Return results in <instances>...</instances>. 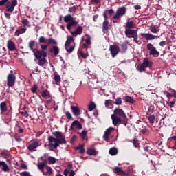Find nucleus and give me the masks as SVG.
I'll use <instances>...</instances> for the list:
<instances>
[{
  "label": "nucleus",
  "instance_id": "f257e3e1",
  "mask_svg": "<svg viewBox=\"0 0 176 176\" xmlns=\"http://www.w3.org/2000/svg\"><path fill=\"white\" fill-rule=\"evenodd\" d=\"M54 136H49L48 137V148L50 151H53V149H57L60 144H67V140H65V136L63 135V133L59 131H56L54 133Z\"/></svg>",
  "mask_w": 176,
  "mask_h": 176
},
{
  "label": "nucleus",
  "instance_id": "f03ea898",
  "mask_svg": "<svg viewBox=\"0 0 176 176\" xmlns=\"http://www.w3.org/2000/svg\"><path fill=\"white\" fill-rule=\"evenodd\" d=\"M34 45H35V41L29 42V49L34 53L36 58H41V57H47V53L46 51H40L37 49H34Z\"/></svg>",
  "mask_w": 176,
  "mask_h": 176
},
{
  "label": "nucleus",
  "instance_id": "7ed1b4c3",
  "mask_svg": "<svg viewBox=\"0 0 176 176\" xmlns=\"http://www.w3.org/2000/svg\"><path fill=\"white\" fill-rule=\"evenodd\" d=\"M125 35L127 38H133L134 42L137 43V45H141L142 43V41L138 40V30L134 29H128L125 30Z\"/></svg>",
  "mask_w": 176,
  "mask_h": 176
},
{
  "label": "nucleus",
  "instance_id": "20e7f679",
  "mask_svg": "<svg viewBox=\"0 0 176 176\" xmlns=\"http://www.w3.org/2000/svg\"><path fill=\"white\" fill-rule=\"evenodd\" d=\"M63 21L65 23H67L66 27L68 31H71L72 27H75V25H78V21L74 19V17H72L71 14L65 15L63 17Z\"/></svg>",
  "mask_w": 176,
  "mask_h": 176
},
{
  "label": "nucleus",
  "instance_id": "39448f33",
  "mask_svg": "<svg viewBox=\"0 0 176 176\" xmlns=\"http://www.w3.org/2000/svg\"><path fill=\"white\" fill-rule=\"evenodd\" d=\"M152 67V62L148 59V58H144L143 60V63L138 67V70L140 72H144L145 71V68H149Z\"/></svg>",
  "mask_w": 176,
  "mask_h": 176
},
{
  "label": "nucleus",
  "instance_id": "423d86ee",
  "mask_svg": "<svg viewBox=\"0 0 176 176\" xmlns=\"http://www.w3.org/2000/svg\"><path fill=\"white\" fill-rule=\"evenodd\" d=\"M14 83H16V76L13 74V71H11L7 76V86L13 87Z\"/></svg>",
  "mask_w": 176,
  "mask_h": 176
},
{
  "label": "nucleus",
  "instance_id": "0eeeda50",
  "mask_svg": "<svg viewBox=\"0 0 176 176\" xmlns=\"http://www.w3.org/2000/svg\"><path fill=\"white\" fill-rule=\"evenodd\" d=\"M147 50H150L149 52V55L150 56H153L154 57H158L159 54H160V52L156 50V47L153 46V44L152 43H148L147 44Z\"/></svg>",
  "mask_w": 176,
  "mask_h": 176
},
{
  "label": "nucleus",
  "instance_id": "6e6552de",
  "mask_svg": "<svg viewBox=\"0 0 176 176\" xmlns=\"http://www.w3.org/2000/svg\"><path fill=\"white\" fill-rule=\"evenodd\" d=\"M126 14V7L123 6L118 8L116 11V14L113 16L115 20H119L122 16H124Z\"/></svg>",
  "mask_w": 176,
  "mask_h": 176
},
{
  "label": "nucleus",
  "instance_id": "1a4fd4ad",
  "mask_svg": "<svg viewBox=\"0 0 176 176\" xmlns=\"http://www.w3.org/2000/svg\"><path fill=\"white\" fill-rule=\"evenodd\" d=\"M109 50L111 52L112 57H116L118 54H119V52L120 51V48L118 47V45H110Z\"/></svg>",
  "mask_w": 176,
  "mask_h": 176
},
{
  "label": "nucleus",
  "instance_id": "9d476101",
  "mask_svg": "<svg viewBox=\"0 0 176 176\" xmlns=\"http://www.w3.org/2000/svg\"><path fill=\"white\" fill-rule=\"evenodd\" d=\"M114 115L116 116H120V118H122L124 120H126L127 119V116H126V113L122 109H116L114 111Z\"/></svg>",
  "mask_w": 176,
  "mask_h": 176
},
{
  "label": "nucleus",
  "instance_id": "9b49d317",
  "mask_svg": "<svg viewBox=\"0 0 176 176\" xmlns=\"http://www.w3.org/2000/svg\"><path fill=\"white\" fill-rule=\"evenodd\" d=\"M140 35L141 36H143V38H145L146 41H153V39H157V38H159L158 36L149 33H141Z\"/></svg>",
  "mask_w": 176,
  "mask_h": 176
},
{
  "label": "nucleus",
  "instance_id": "f8f14e48",
  "mask_svg": "<svg viewBox=\"0 0 176 176\" xmlns=\"http://www.w3.org/2000/svg\"><path fill=\"white\" fill-rule=\"evenodd\" d=\"M53 175V169H52V167L49 166H45V169L43 172V175L44 176H52Z\"/></svg>",
  "mask_w": 176,
  "mask_h": 176
},
{
  "label": "nucleus",
  "instance_id": "ddd939ff",
  "mask_svg": "<svg viewBox=\"0 0 176 176\" xmlns=\"http://www.w3.org/2000/svg\"><path fill=\"white\" fill-rule=\"evenodd\" d=\"M70 129L74 130V129H78V130H82V124L78 120H75L72 122Z\"/></svg>",
  "mask_w": 176,
  "mask_h": 176
},
{
  "label": "nucleus",
  "instance_id": "4468645a",
  "mask_svg": "<svg viewBox=\"0 0 176 176\" xmlns=\"http://www.w3.org/2000/svg\"><path fill=\"white\" fill-rule=\"evenodd\" d=\"M115 130L113 127H109L104 131V135L103 136V138L104 141H108L109 140V135H111V133H112Z\"/></svg>",
  "mask_w": 176,
  "mask_h": 176
},
{
  "label": "nucleus",
  "instance_id": "2eb2a0df",
  "mask_svg": "<svg viewBox=\"0 0 176 176\" xmlns=\"http://www.w3.org/2000/svg\"><path fill=\"white\" fill-rule=\"evenodd\" d=\"M83 32V28L82 26H78L76 30L72 32V36L76 37L78 35H80Z\"/></svg>",
  "mask_w": 176,
  "mask_h": 176
},
{
  "label": "nucleus",
  "instance_id": "dca6fc26",
  "mask_svg": "<svg viewBox=\"0 0 176 176\" xmlns=\"http://www.w3.org/2000/svg\"><path fill=\"white\" fill-rule=\"evenodd\" d=\"M7 47L10 52L16 50V45H14V43L10 40L7 42Z\"/></svg>",
  "mask_w": 176,
  "mask_h": 176
},
{
  "label": "nucleus",
  "instance_id": "f3484780",
  "mask_svg": "<svg viewBox=\"0 0 176 176\" xmlns=\"http://www.w3.org/2000/svg\"><path fill=\"white\" fill-rule=\"evenodd\" d=\"M111 119H112L113 124L114 126H117L118 123H120V122H122V119L115 116V114L111 115Z\"/></svg>",
  "mask_w": 176,
  "mask_h": 176
},
{
  "label": "nucleus",
  "instance_id": "a211bd4d",
  "mask_svg": "<svg viewBox=\"0 0 176 176\" xmlns=\"http://www.w3.org/2000/svg\"><path fill=\"white\" fill-rule=\"evenodd\" d=\"M2 167V170L8 173L9 171H10V169L9 168V166H8V164H6V162H3V161H0V167Z\"/></svg>",
  "mask_w": 176,
  "mask_h": 176
},
{
  "label": "nucleus",
  "instance_id": "6ab92c4d",
  "mask_svg": "<svg viewBox=\"0 0 176 176\" xmlns=\"http://www.w3.org/2000/svg\"><path fill=\"white\" fill-rule=\"evenodd\" d=\"M0 111H1V115L3 113H5L6 111H8V106L6 105V102H2L0 104Z\"/></svg>",
  "mask_w": 176,
  "mask_h": 176
},
{
  "label": "nucleus",
  "instance_id": "aec40b11",
  "mask_svg": "<svg viewBox=\"0 0 176 176\" xmlns=\"http://www.w3.org/2000/svg\"><path fill=\"white\" fill-rule=\"evenodd\" d=\"M71 109L75 116H79L80 115V109L76 106H72Z\"/></svg>",
  "mask_w": 176,
  "mask_h": 176
},
{
  "label": "nucleus",
  "instance_id": "412c9836",
  "mask_svg": "<svg viewBox=\"0 0 176 176\" xmlns=\"http://www.w3.org/2000/svg\"><path fill=\"white\" fill-rule=\"evenodd\" d=\"M38 146H39V142L36 141V142L30 144L28 146V148L29 149V151H34V149L38 148Z\"/></svg>",
  "mask_w": 176,
  "mask_h": 176
},
{
  "label": "nucleus",
  "instance_id": "4be33fe9",
  "mask_svg": "<svg viewBox=\"0 0 176 176\" xmlns=\"http://www.w3.org/2000/svg\"><path fill=\"white\" fill-rule=\"evenodd\" d=\"M25 31H27L26 28H21L16 30L14 35H15V36H20V35H21V34H25Z\"/></svg>",
  "mask_w": 176,
  "mask_h": 176
},
{
  "label": "nucleus",
  "instance_id": "5701e85b",
  "mask_svg": "<svg viewBox=\"0 0 176 176\" xmlns=\"http://www.w3.org/2000/svg\"><path fill=\"white\" fill-rule=\"evenodd\" d=\"M129 45V41H125L121 45V52L122 53H126V50H127V46Z\"/></svg>",
  "mask_w": 176,
  "mask_h": 176
},
{
  "label": "nucleus",
  "instance_id": "b1692460",
  "mask_svg": "<svg viewBox=\"0 0 176 176\" xmlns=\"http://www.w3.org/2000/svg\"><path fill=\"white\" fill-rule=\"evenodd\" d=\"M51 53L54 54V56H57L60 53V49L57 46H52V48L50 49Z\"/></svg>",
  "mask_w": 176,
  "mask_h": 176
},
{
  "label": "nucleus",
  "instance_id": "393cba45",
  "mask_svg": "<svg viewBox=\"0 0 176 176\" xmlns=\"http://www.w3.org/2000/svg\"><path fill=\"white\" fill-rule=\"evenodd\" d=\"M149 30L153 34H157V32L160 31V29H159V26L157 25H151L150 26Z\"/></svg>",
  "mask_w": 176,
  "mask_h": 176
},
{
  "label": "nucleus",
  "instance_id": "a878e982",
  "mask_svg": "<svg viewBox=\"0 0 176 176\" xmlns=\"http://www.w3.org/2000/svg\"><path fill=\"white\" fill-rule=\"evenodd\" d=\"M46 164H45L44 162H40L37 164V167L38 168V170H40V171H41V173H43V170H45V167H46Z\"/></svg>",
  "mask_w": 176,
  "mask_h": 176
},
{
  "label": "nucleus",
  "instance_id": "bb28decb",
  "mask_svg": "<svg viewBox=\"0 0 176 176\" xmlns=\"http://www.w3.org/2000/svg\"><path fill=\"white\" fill-rule=\"evenodd\" d=\"M43 98H50V92L47 90H44L41 93Z\"/></svg>",
  "mask_w": 176,
  "mask_h": 176
},
{
  "label": "nucleus",
  "instance_id": "cd10ccee",
  "mask_svg": "<svg viewBox=\"0 0 176 176\" xmlns=\"http://www.w3.org/2000/svg\"><path fill=\"white\" fill-rule=\"evenodd\" d=\"M132 28H134V22L128 21L126 24V29L125 30H133Z\"/></svg>",
  "mask_w": 176,
  "mask_h": 176
},
{
  "label": "nucleus",
  "instance_id": "c85d7f7f",
  "mask_svg": "<svg viewBox=\"0 0 176 176\" xmlns=\"http://www.w3.org/2000/svg\"><path fill=\"white\" fill-rule=\"evenodd\" d=\"M109 153L111 155V156H115V155H118V148L115 147H112L109 149Z\"/></svg>",
  "mask_w": 176,
  "mask_h": 176
},
{
  "label": "nucleus",
  "instance_id": "c756f323",
  "mask_svg": "<svg viewBox=\"0 0 176 176\" xmlns=\"http://www.w3.org/2000/svg\"><path fill=\"white\" fill-rule=\"evenodd\" d=\"M80 135L82 138V140L83 141H86L87 140V131H82L80 133Z\"/></svg>",
  "mask_w": 176,
  "mask_h": 176
},
{
  "label": "nucleus",
  "instance_id": "7c9ffc66",
  "mask_svg": "<svg viewBox=\"0 0 176 176\" xmlns=\"http://www.w3.org/2000/svg\"><path fill=\"white\" fill-rule=\"evenodd\" d=\"M65 50L67 53H72L74 52V47L71 46V45H65Z\"/></svg>",
  "mask_w": 176,
  "mask_h": 176
},
{
  "label": "nucleus",
  "instance_id": "2f4dec72",
  "mask_svg": "<svg viewBox=\"0 0 176 176\" xmlns=\"http://www.w3.org/2000/svg\"><path fill=\"white\" fill-rule=\"evenodd\" d=\"M108 24H109V23L107 21H105L103 22L102 28H103V32L104 34L108 32Z\"/></svg>",
  "mask_w": 176,
  "mask_h": 176
},
{
  "label": "nucleus",
  "instance_id": "473e14b6",
  "mask_svg": "<svg viewBox=\"0 0 176 176\" xmlns=\"http://www.w3.org/2000/svg\"><path fill=\"white\" fill-rule=\"evenodd\" d=\"M113 172L116 174H124V171H123V170H122V168L118 167L116 166Z\"/></svg>",
  "mask_w": 176,
  "mask_h": 176
},
{
  "label": "nucleus",
  "instance_id": "72a5a7b5",
  "mask_svg": "<svg viewBox=\"0 0 176 176\" xmlns=\"http://www.w3.org/2000/svg\"><path fill=\"white\" fill-rule=\"evenodd\" d=\"M37 60H38V65L43 67V65H45V64H46V59L45 58V57H43V58H37Z\"/></svg>",
  "mask_w": 176,
  "mask_h": 176
},
{
  "label": "nucleus",
  "instance_id": "f704fd0d",
  "mask_svg": "<svg viewBox=\"0 0 176 176\" xmlns=\"http://www.w3.org/2000/svg\"><path fill=\"white\" fill-rule=\"evenodd\" d=\"M21 23L25 27H31V24H30V21H28V19H22Z\"/></svg>",
  "mask_w": 176,
  "mask_h": 176
},
{
  "label": "nucleus",
  "instance_id": "c9c22d12",
  "mask_svg": "<svg viewBox=\"0 0 176 176\" xmlns=\"http://www.w3.org/2000/svg\"><path fill=\"white\" fill-rule=\"evenodd\" d=\"M47 45H57V41L52 38L47 39Z\"/></svg>",
  "mask_w": 176,
  "mask_h": 176
},
{
  "label": "nucleus",
  "instance_id": "e433bc0d",
  "mask_svg": "<svg viewBox=\"0 0 176 176\" xmlns=\"http://www.w3.org/2000/svg\"><path fill=\"white\" fill-rule=\"evenodd\" d=\"M85 36V42L88 46H90V45H91V37H90L89 34H86Z\"/></svg>",
  "mask_w": 176,
  "mask_h": 176
},
{
  "label": "nucleus",
  "instance_id": "4c0bfd02",
  "mask_svg": "<svg viewBox=\"0 0 176 176\" xmlns=\"http://www.w3.org/2000/svg\"><path fill=\"white\" fill-rule=\"evenodd\" d=\"M124 100L126 102H130V104H133V102H134V99L129 96H125Z\"/></svg>",
  "mask_w": 176,
  "mask_h": 176
},
{
  "label": "nucleus",
  "instance_id": "58836bf2",
  "mask_svg": "<svg viewBox=\"0 0 176 176\" xmlns=\"http://www.w3.org/2000/svg\"><path fill=\"white\" fill-rule=\"evenodd\" d=\"M72 41H74V37L72 36H68L65 45H71Z\"/></svg>",
  "mask_w": 176,
  "mask_h": 176
},
{
  "label": "nucleus",
  "instance_id": "ea45409f",
  "mask_svg": "<svg viewBox=\"0 0 176 176\" xmlns=\"http://www.w3.org/2000/svg\"><path fill=\"white\" fill-rule=\"evenodd\" d=\"M85 146L80 145L79 146L76 147L77 151H79V153H83L85 152Z\"/></svg>",
  "mask_w": 176,
  "mask_h": 176
},
{
  "label": "nucleus",
  "instance_id": "a19ab883",
  "mask_svg": "<svg viewBox=\"0 0 176 176\" xmlns=\"http://www.w3.org/2000/svg\"><path fill=\"white\" fill-rule=\"evenodd\" d=\"M40 43H46L47 45V39H45V37L41 36L38 39Z\"/></svg>",
  "mask_w": 176,
  "mask_h": 176
},
{
  "label": "nucleus",
  "instance_id": "79ce46f5",
  "mask_svg": "<svg viewBox=\"0 0 176 176\" xmlns=\"http://www.w3.org/2000/svg\"><path fill=\"white\" fill-rule=\"evenodd\" d=\"M155 119H156L155 116H153V115L150 116L148 117L149 123H151L152 124H153V123H155Z\"/></svg>",
  "mask_w": 176,
  "mask_h": 176
},
{
  "label": "nucleus",
  "instance_id": "37998d69",
  "mask_svg": "<svg viewBox=\"0 0 176 176\" xmlns=\"http://www.w3.org/2000/svg\"><path fill=\"white\" fill-rule=\"evenodd\" d=\"M48 161L52 164H54V163H56V158H54V157L50 156L48 157Z\"/></svg>",
  "mask_w": 176,
  "mask_h": 176
},
{
  "label": "nucleus",
  "instance_id": "c03bdc74",
  "mask_svg": "<svg viewBox=\"0 0 176 176\" xmlns=\"http://www.w3.org/2000/svg\"><path fill=\"white\" fill-rule=\"evenodd\" d=\"M114 104H116V105H122V98L120 97L117 98Z\"/></svg>",
  "mask_w": 176,
  "mask_h": 176
},
{
  "label": "nucleus",
  "instance_id": "a18cd8bd",
  "mask_svg": "<svg viewBox=\"0 0 176 176\" xmlns=\"http://www.w3.org/2000/svg\"><path fill=\"white\" fill-rule=\"evenodd\" d=\"M133 145L135 148H138V149H140V143H138V140L136 139L133 140Z\"/></svg>",
  "mask_w": 176,
  "mask_h": 176
},
{
  "label": "nucleus",
  "instance_id": "49530a36",
  "mask_svg": "<svg viewBox=\"0 0 176 176\" xmlns=\"http://www.w3.org/2000/svg\"><path fill=\"white\" fill-rule=\"evenodd\" d=\"M113 102V101H112V100H105V107H108L109 105H112V103Z\"/></svg>",
  "mask_w": 176,
  "mask_h": 176
},
{
  "label": "nucleus",
  "instance_id": "de8ad7c7",
  "mask_svg": "<svg viewBox=\"0 0 176 176\" xmlns=\"http://www.w3.org/2000/svg\"><path fill=\"white\" fill-rule=\"evenodd\" d=\"M96 108V104L94 102H91L89 106V111H93Z\"/></svg>",
  "mask_w": 176,
  "mask_h": 176
},
{
  "label": "nucleus",
  "instance_id": "09e8293b",
  "mask_svg": "<svg viewBox=\"0 0 176 176\" xmlns=\"http://www.w3.org/2000/svg\"><path fill=\"white\" fill-rule=\"evenodd\" d=\"M1 155L4 159H9L10 157V154H8L6 152H2Z\"/></svg>",
  "mask_w": 176,
  "mask_h": 176
},
{
  "label": "nucleus",
  "instance_id": "8fccbe9b",
  "mask_svg": "<svg viewBox=\"0 0 176 176\" xmlns=\"http://www.w3.org/2000/svg\"><path fill=\"white\" fill-rule=\"evenodd\" d=\"M55 82H61V77H60V75L56 74L54 78Z\"/></svg>",
  "mask_w": 176,
  "mask_h": 176
},
{
  "label": "nucleus",
  "instance_id": "3c124183",
  "mask_svg": "<svg viewBox=\"0 0 176 176\" xmlns=\"http://www.w3.org/2000/svg\"><path fill=\"white\" fill-rule=\"evenodd\" d=\"M69 12L72 13H75V12H76V7L75 6H74L73 7H70L69 8Z\"/></svg>",
  "mask_w": 176,
  "mask_h": 176
},
{
  "label": "nucleus",
  "instance_id": "603ef678",
  "mask_svg": "<svg viewBox=\"0 0 176 176\" xmlns=\"http://www.w3.org/2000/svg\"><path fill=\"white\" fill-rule=\"evenodd\" d=\"M88 155H96V151L91 148L87 150Z\"/></svg>",
  "mask_w": 176,
  "mask_h": 176
},
{
  "label": "nucleus",
  "instance_id": "864d4df0",
  "mask_svg": "<svg viewBox=\"0 0 176 176\" xmlns=\"http://www.w3.org/2000/svg\"><path fill=\"white\" fill-rule=\"evenodd\" d=\"M21 176H31V174L29 172L25 171L20 173Z\"/></svg>",
  "mask_w": 176,
  "mask_h": 176
},
{
  "label": "nucleus",
  "instance_id": "5fc2aeb1",
  "mask_svg": "<svg viewBox=\"0 0 176 176\" xmlns=\"http://www.w3.org/2000/svg\"><path fill=\"white\" fill-rule=\"evenodd\" d=\"M41 50H39L40 52H45L47 49V45H41Z\"/></svg>",
  "mask_w": 176,
  "mask_h": 176
},
{
  "label": "nucleus",
  "instance_id": "6e6d98bb",
  "mask_svg": "<svg viewBox=\"0 0 176 176\" xmlns=\"http://www.w3.org/2000/svg\"><path fill=\"white\" fill-rule=\"evenodd\" d=\"M168 107H170V108H173L174 107V105H175V100L169 102L168 103Z\"/></svg>",
  "mask_w": 176,
  "mask_h": 176
},
{
  "label": "nucleus",
  "instance_id": "4d7b16f0",
  "mask_svg": "<svg viewBox=\"0 0 176 176\" xmlns=\"http://www.w3.org/2000/svg\"><path fill=\"white\" fill-rule=\"evenodd\" d=\"M66 118L67 119H69V120L72 119V115H71V113H69V111H67L66 112Z\"/></svg>",
  "mask_w": 176,
  "mask_h": 176
},
{
  "label": "nucleus",
  "instance_id": "13d9d810",
  "mask_svg": "<svg viewBox=\"0 0 176 176\" xmlns=\"http://www.w3.org/2000/svg\"><path fill=\"white\" fill-rule=\"evenodd\" d=\"M20 113L23 115V116H25V118H28V116H30L28 114V112L27 111H21Z\"/></svg>",
  "mask_w": 176,
  "mask_h": 176
},
{
  "label": "nucleus",
  "instance_id": "bf43d9fd",
  "mask_svg": "<svg viewBox=\"0 0 176 176\" xmlns=\"http://www.w3.org/2000/svg\"><path fill=\"white\" fill-rule=\"evenodd\" d=\"M36 90H38V86L34 85V86L32 87V93H36Z\"/></svg>",
  "mask_w": 176,
  "mask_h": 176
},
{
  "label": "nucleus",
  "instance_id": "052dcab7",
  "mask_svg": "<svg viewBox=\"0 0 176 176\" xmlns=\"http://www.w3.org/2000/svg\"><path fill=\"white\" fill-rule=\"evenodd\" d=\"M11 6L12 8H14L15 6H17V0H14L12 1Z\"/></svg>",
  "mask_w": 176,
  "mask_h": 176
},
{
  "label": "nucleus",
  "instance_id": "680f3d73",
  "mask_svg": "<svg viewBox=\"0 0 176 176\" xmlns=\"http://www.w3.org/2000/svg\"><path fill=\"white\" fill-rule=\"evenodd\" d=\"M6 2H9V0H1L0 1V6H3Z\"/></svg>",
  "mask_w": 176,
  "mask_h": 176
},
{
  "label": "nucleus",
  "instance_id": "e2e57ef3",
  "mask_svg": "<svg viewBox=\"0 0 176 176\" xmlns=\"http://www.w3.org/2000/svg\"><path fill=\"white\" fill-rule=\"evenodd\" d=\"M6 10L7 12H10L12 13L14 10V8L11 6L8 8H7Z\"/></svg>",
  "mask_w": 176,
  "mask_h": 176
},
{
  "label": "nucleus",
  "instance_id": "0e129e2a",
  "mask_svg": "<svg viewBox=\"0 0 176 176\" xmlns=\"http://www.w3.org/2000/svg\"><path fill=\"white\" fill-rule=\"evenodd\" d=\"M63 174H64L65 176H68V175L69 174V171L67 170V169H65L64 172H63Z\"/></svg>",
  "mask_w": 176,
  "mask_h": 176
},
{
  "label": "nucleus",
  "instance_id": "69168bd1",
  "mask_svg": "<svg viewBox=\"0 0 176 176\" xmlns=\"http://www.w3.org/2000/svg\"><path fill=\"white\" fill-rule=\"evenodd\" d=\"M21 168H23V170H27V165H25V164H21Z\"/></svg>",
  "mask_w": 176,
  "mask_h": 176
},
{
  "label": "nucleus",
  "instance_id": "338daca9",
  "mask_svg": "<svg viewBox=\"0 0 176 176\" xmlns=\"http://www.w3.org/2000/svg\"><path fill=\"white\" fill-rule=\"evenodd\" d=\"M108 13L109 14H110V16H112V14H113V13H115V12L113 11V10L111 9L108 10Z\"/></svg>",
  "mask_w": 176,
  "mask_h": 176
},
{
  "label": "nucleus",
  "instance_id": "774afa93",
  "mask_svg": "<svg viewBox=\"0 0 176 176\" xmlns=\"http://www.w3.org/2000/svg\"><path fill=\"white\" fill-rule=\"evenodd\" d=\"M69 176H74L75 175V171L72 170L70 173H69Z\"/></svg>",
  "mask_w": 176,
  "mask_h": 176
}]
</instances>
